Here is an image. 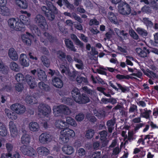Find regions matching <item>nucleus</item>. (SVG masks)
Here are the masks:
<instances>
[{
    "label": "nucleus",
    "instance_id": "nucleus-28",
    "mask_svg": "<svg viewBox=\"0 0 158 158\" xmlns=\"http://www.w3.org/2000/svg\"><path fill=\"white\" fill-rule=\"evenodd\" d=\"M108 17L111 22L114 23H117V18L113 13L111 12H109L108 14Z\"/></svg>",
    "mask_w": 158,
    "mask_h": 158
},
{
    "label": "nucleus",
    "instance_id": "nucleus-47",
    "mask_svg": "<svg viewBox=\"0 0 158 158\" xmlns=\"http://www.w3.org/2000/svg\"><path fill=\"white\" fill-rule=\"evenodd\" d=\"M116 77L120 80L122 79H128L129 78H131V79L134 78L136 79V78L135 77H132L129 76L128 75H127V76H124L123 75H117L116 76Z\"/></svg>",
    "mask_w": 158,
    "mask_h": 158
},
{
    "label": "nucleus",
    "instance_id": "nucleus-57",
    "mask_svg": "<svg viewBox=\"0 0 158 158\" xmlns=\"http://www.w3.org/2000/svg\"><path fill=\"white\" fill-rule=\"evenodd\" d=\"M153 138V135H152V133L149 135H145L143 141L144 142H148V140H150Z\"/></svg>",
    "mask_w": 158,
    "mask_h": 158
},
{
    "label": "nucleus",
    "instance_id": "nucleus-36",
    "mask_svg": "<svg viewBox=\"0 0 158 158\" xmlns=\"http://www.w3.org/2000/svg\"><path fill=\"white\" fill-rule=\"evenodd\" d=\"M10 67L11 70L15 71H18L19 70V68L18 64L14 61H12L10 63Z\"/></svg>",
    "mask_w": 158,
    "mask_h": 158
},
{
    "label": "nucleus",
    "instance_id": "nucleus-61",
    "mask_svg": "<svg viewBox=\"0 0 158 158\" xmlns=\"http://www.w3.org/2000/svg\"><path fill=\"white\" fill-rule=\"evenodd\" d=\"M101 152H96L93 153V158H100Z\"/></svg>",
    "mask_w": 158,
    "mask_h": 158
},
{
    "label": "nucleus",
    "instance_id": "nucleus-23",
    "mask_svg": "<svg viewBox=\"0 0 158 158\" xmlns=\"http://www.w3.org/2000/svg\"><path fill=\"white\" fill-rule=\"evenodd\" d=\"M65 44L67 48L73 52H76V50L73 44V42L70 40L65 39L64 40Z\"/></svg>",
    "mask_w": 158,
    "mask_h": 158
},
{
    "label": "nucleus",
    "instance_id": "nucleus-41",
    "mask_svg": "<svg viewBox=\"0 0 158 158\" xmlns=\"http://www.w3.org/2000/svg\"><path fill=\"white\" fill-rule=\"evenodd\" d=\"M43 37H44L45 39H48L49 41L52 42L53 41L54 38L49 34L47 32H45L42 35Z\"/></svg>",
    "mask_w": 158,
    "mask_h": 158
},
{
    "label": "nucleus",
    "instance_id": "nucleus-7",
    "mask_svg": "<svg viewBox=\"0 0 158 158\" xmlns=\"http://www.w3.org/2000/svg\"><path fill=\"white\" fill-rule=\"evenodd\" d=\"M55 113H63L64 114L68 115L71 113V111L69 108L66 106L64 105H60L55 108L53 110Z\"/></svg>",
    "mask_w": 158,
    "mask_h": 158
},
{
    "label": "nucleus",
    "instance_id": "nucleus-50",
    "mask_svg": "<svg viewBox=\"0 0 158 158\" xmlns=\"http://www.w3.org/2000/svg\"><path fill=\"white\" fill-rule=\"evenodd\" d=\"M143 20L144 23L147 26L152 27L153 25V23L148 18H144Z\"/></svg>",
    "mask_w": 158,
    "mask_h": 158
},
{
    "label": "nucleus",
    "instance_id": "nucleus-24",
    "mask_svg": "<svg viewBox=\"0 0 158 158\" xmlns=\"http://www.w3.org/2000/svg\"><path fill=\"white\" fill-rule=\"evenodd\" d=\"M37 76L38 79L40 80H46L47 76L44 71L42 70H37Z\"/></svg>",
    "mask_w": 158,
    "mask_h": 158
},
{
    "label": "nucleus",
    "instance_id": "nucleus-17",
    "mask_svg": "<svg viewBox=\"0 0 158 158\" xmlns=\"http://www.w3.org/2000/svg\"><path fill=\"white\" fill-rule=\"evenodd\" d=\"M5 112L7 116L10 119L12 120H15L17 118V116L16 113L10 110L7 109H5Z\"/></svg>",
    "mask_w": 158,
    "mask_h": 158
},
{
    "label": "nucleus",
    "instance_id": "nucleus-37",
    "mask_svg": "<svg viewBox=\"0 0 158 158\" xmlns=\"http://www.w3.org/2000/svg\"><path fill=\"white\" fill-rule=\"evenodd\" d=\"M15 78L18 82L22 83L24 81V77L23 74L21 73H18L15 76Z\"/></svg>",
    "mask_w": 158,
    "mask_h": 158
},
{
    "label": "nucleus",
    "instance_id": "nucleus-54",
    "mask_svg": "<svg viewBox=\"0 0 158 158\" xmlns=\"http://www.w3.org/2000/svg\"><path fill=\"white\" fill-rule=\"evenodd\" d=\"M129 34L130 35L135 39L137 40L138 36L137 34L133 30H131L129 31Z\"/></svg>",
    "mask_w": 158,
    "mask_h": 158
},
{
    "label": "nucleus",
    "instance_id": "nucleus-52",
    "mask_svg": "<svg viewBox=\"0 0 158 158\" xmlns=\"http://www.w3.org/2000/svg\"><path fill=\"white\" fill-rule=\"evenodd\" d=\"M21 144L20 143H17L16 144V146H14V145L10 143H7L6 145V148H12L13 147H19L20 146H19Z\"/></svg>",
    "mask_w": 158,
    "mask_h": 158
},
{
    "label": "nucleus",
    "instance_id": "nucleus-19",
    "mask_svg": "<svg viewBox=\"0 0 158 158\" xmlns=\"http://www.w3.org/2000/svg\"><path fill=\"white\" fill-rule=\"evenodd\" d=\"M10 12L9 9L5 5H0V14L4 16H7L9 15Z\"/></svg>",
    "mask_w": 158,
    "mask_h": 158
},
{
    "label": "nucleus",
    "instance_id": "nucleus-25",
    "mask_svg": "<svg viewBox=\"0 0 158 158\" xmlns=\"http://www.w3.org/2000/svg\"><path fill=\"white\" fill-rule=\"evenodd\" d=\"M29 127L30 130L33 131H37L39 128L38 124L36 122H34L29 123Z\"/></svg>",
    "mask_w": 158,
    "mask_h": 158
},
{
    "label": "nucleus",
    "instance_id": "nucleus-20",
    "mask_svg": "<svg viewBox=\"0 0 158 158\" xmlns=\"http://www.w3.org/2000/svg\"><path fill=\"white\" fill-rule=\"evenodd\" d=\"M140 116L141 117H143L146 119H148L149 118L150 115L151 113V111L150 110H147L146 109H140Z\"/></svg>",
    "mask_w": 158,
    "mask_h": 158
},
{
    "label": "nucleus",
    "instance_id": "nucleus-40",
    "mask_svg": "<svg viewBox=\"0 0 158 158\" xmlns=\"http://www.w3.org/2000/svg\"><path fill=\"white\" fill-rule=\"evenodd\" d=\"M76 81L79 83H86L87 82V80L86 78L80 76H77L76 79Z\"/></svg>",
    "mask_w": 158,
    "mask_h": 158
},
{
    "label": "nucleus",
    "instance_id": "nucleus-26",
    "mask_svg": "<svg viewBox=\"0 0 158 158\" xmlns=\"http://www.w3.org/2000/svg\"><path fill=\"white\" fill-rule=\"evenodd\" d=\"M55 125L56 127L60 129H62L63 127H67L66 122L61 120L56 121L55 123Z\"/></svg>",
    "mask_w": 158,
    "mask_h": 158
},
{
    "label": "nucleus",
    "instance_id": "nucleus-58",
    "mask_svg": "<svg viewBox=\"0 0 158 158\" xmlns=\"http://www.w3.org/2000/svg\"><path fill=\"white\" fill-rule=\"evenodd\" d=\"M75 43L76 45L78 46L81 48L83 49L84 48V44L81 41L79 40V39L77 40L75 42Z\"/></svg>",
    "mask_w": 158,
    "mask_h": 158
},
{
    "label": "nucleus",
    "instance_id": "nucleus-5",
    "mask_svg": "<svg viewBox=\"0 0 158 158\" xmlns=\"http://www.w3.org/2000/svg\"><path fill=\"white\" fill-rule=\"evenodd\" d=\"M11 108L16 114H22L26 111V108L24 106L18 103L12 104L11 106Z\"/></svg>",
    "mask_w": 158,
    "mask_h": 158
},
{
    "label": "nucleus",
    "instance_id": "nucleus-18",
    "mask_svg": "<svg viewBox=\"0 0 158 158\" xmlns=\"http://www.w3.org/2000/svg\"><path fill=\"white\" fill-rule=\"evenodd\" d=\"M16 4L20 8L23 9H26L28 6L27 2L24 0H15Z\"/></svg>",
    "mask_w": 158,
    "mask_h": 158
},
{
    "label": "nucleus",
    "instance_id": "nucleus-30",
    "mask_svg": "<svg viewBox=\"0 0 158 158\" xmlns=\"http://www.w3.org/2000/svg\"><path fill=\"white\" fill-rule=\"evenodd\" d=\"M66 125H70L74 127L77 126V123L74 119L71 117H68L66 118Z\"/></svg>",
    "mask_w": 158,
    "mask_h": 158
},
{
    "label": "nucleus",
    "instance_id": "nucleus-59",
    "mask_svg": "<svg viewBox=\"0 0 158 158\" xmlns=\"http://www.w3.org/2000/svg\"><path fill=\"white\" fill-rule=\"evenodd\" d=\"M133 135V133L131 132H129L128 133V135L127 136V140H125V142L124 143V144H125L127 142L128 140L130 141L131 140L133 139L132 138Z\"/></svg>",
    "mask_w": 158,
    "mask_h": 158
},
{
    "label": "nucleus",
    "instance_id": "nucleus-55",
    "mask_svg": "<svg viewBox=\"0 0 158 158\" xmlns=\"http://www.w3.org/2000/svg\"><path fill=\"white\" fill-rule=\"evenodd\" d=\"M139 34L143 37H145L147 35V31L142 28H139Z\"/></svg>",
    "mask_w": 158,
    "mask_h": 158
},
{
    "label": "nucleus",
    "instance_id": "nucleus-29",
    "mask_svg": "<svg viewBox=\"0 0 158 158\" xmlns=\"http://www.w3.org/2000/svg\"><path fill=\"white\" fill-rule=\"evenodd\" d=\"M38 85L40 89L45 91H49L50 89L48 85L45 84L42 81L39 82L38 84Z\"/></svg>",
    "mask_w": 158,
    "mask_h": 158
},
{
    "label": "nucleus",
    "instance_id": "nucleus-13",
    "mask_svg": "<svg viewBox=\"0 0 158 158\" xmlns=\"http://www.w3.org/2000/svg\"><path fill=\"white\" fill-rule=\"evenodd\" d=\"M30 140V137L29 135L26 134H23L21 139V142L23 144V146H21V148L27 147V145L29 143Z\"/></svg>",
    "mask_w": 158,
    "mask_h": 158
},
{
    "label": "nucleus",
    "instance_id": "nucleus-53",
    "mask_svg": "<svg viewBox=\"0 0 158 158\" xmlns=\"http://www.w3.org/2000/svg\"><path fill=\"white\" fill-rule=\"evenodd\" d=\"M115 118L108 121L107 122V125L108 127H113L115 123Z\"/></svg>",
    "mask_w": 158,
    "mask_h": 158
},
{
    "label": "nucleus",
    "instance_id": "nucleus-1",
    "mask_svg": "<svg viewBox=\"0 0 158 158\" xmlns=\"http://www.w3.org/2000/svg\"><path fill=\"white\" fill-rule=\"evenodd\" d=\"M46 6H41L40 9L48 20L53 21L55 19V15L58 13V10L50 1H46Z\"/></svg>",
    "mask_w": 158,
    "mask_h": 158
},
{
    "label": "nucleus",
    "instance_id": "nucleus-45",
    "mask_svg": "<svg viewBox=\"0 0 158 158\" xmlns=\"http://www.w3.org/2000/svg\"><path fill=\"white\" fill-rule=\"evenodd\" d=\"M86 116L87 119L91 122H94L96 121L95 117L90 114L87 113Z\"/></svg>",
    "mask_w": 158,
    "mask_h": 158
},
{
    "label": "nucleus",
    "instance_id": "nucleus-21",
    "mask_svg": "<svg viewBox=\"0 0 158 158\" xmlns=\"http://www.w3.org/2000/svg\"><path fill=\"white\" fill-rule=\"evenodd\" d=\"M71 94L72 97L76 102L77 100V99L79 98L81 95L79 90L76 88H74L72 89Z\"/></svg>",
    "mask_w": 158,
    "mask_h": 158
},
{
    "label": "nucleus",
    "instance_id": "nucleus-51",
    "mask_svg": "<svg viewBox=\"0 0 158 158\" xmlns=\"http://www.w3.org/2000/svg\"><path fill=\"white\" fill-rule=\"evenodd\" d=\"M7 131L4 125L0 131V135L2 136H5L7 134Z\"/></svg>",
    "mask_w": 158,
    "mask_h": 158
},
{
    "label": "nucleus",
    "instance_id": "nucleus-43",
    "mask_svg": "<svg viewBox=\"0 0 158 158\" xmlns=\"http://www.w3.org/2000/svg\"><path fill=\"white\" fill-rule=\"evenodd\" d=\"M100 136V140H104L107 139L106 137L107 135V132L106 131H103L99 132Z\"/></svg>",
    "mask_w": 158,
    "mask_h": 158
},
{
    "label": "nucleus",
    "instance_id": "nucleus-14",
    "mask_svg": "<svg viewBox=\"0 0 158 158\" xmlns=\"http://www.w3.org/2000/svg\"><path fill=\"white\" fill-rule=\"evenodd\" d=\"M52 83L55 87L57 88H61L63 85L62 80L57 77H55L52 79Z\"/></svg>",
    "mask_w": 158,
    "mask_h": 158
},
{
    "label": "nucleus",
    "instance_id": "nucleus-3",
    "mask_svg": "<svg viewBox=\"0 0 158 158\" xmlns=\"http://www.w3.org/2000/svg\"><path fill=\"white\" fill-rule=\"evenodd\" d=\"M35 23L42 28H44L47 25L46 19L42 15L38 14L36 15L34 18Z\"/></svg>",
    "mask_w": 158,
    "mask_h": 158
},
{
    "label": "nucleus",
    "instance_id": "nucleus-62",
    "mask_svg": "<svg viewBox=\"0 0 158 158\" xmlns=\"http://www.w3.org/2000/svg\"><path fill=\"white\" fill-rule=\"evenodd\" d=\"M39 151L41 150L42 152L43 151V154L44 155L47 156L48 155L49 152L48 149H37Z\"/></svg>",
    "mask_w": 158,
    "mask_h": 158
},
{
    "label": "nucleus",
    "instance_id": "nucleus-27",
    "mask_svg": "<svg viewBox=\"0 0 158 158\" xmlns=\"http://www.w3.org/2000/svg\"><path fill=\"white\" fill-rule=\"evenodd\" d=\"M27 34H28L30 38H28V37H26V36H23L22 37L23 41L27 45H30L31 44V41L30 38H33V36L28 32H27Z\"/></svg>",
    "mask_w": 158,
    "mask_h": 158
},
{
    "label": "nucleus",
    "instance_id": "nucleus-39",
    "mask_svg": "<svg viewBox=\"0 0 158 158\" xmlns=\"http://www.w3.org/2000/svg\"><path fill=\"white\" fill-rule=\"evenodd\" d=\"M94 133V130L89 129L86 131L85 136L87 139H90L93 137Z\"/></svg>",
    "mask_w": 158,
    "mask_h": 158
},
{
    "label": "nucleus",
    "instance_id": "nucleus-63",
    "mask_svg": "<svg viewBox=\"0 0 158 158\" xmlns=\"http://www.w3.org/2000/svg\"><path fill=\"white\" fill-rule=\"evenodd\" d=\"M77 151L78 154L79 156H82L85 154V152L84 149H79Z\"/></svg>",
    "mask_w": 158,
    "mask_h": 158
},
{
    "label": "nucleus",
    "instance_id": "nucleus-22",
    "mask_svg": "<svg viewBox=\"0 0 158 158\" xmlns=\"http://www.w3.org/2000/svg\"><path fill=\"white\" fill-rule=\"evenodd\" d=\"M25 99L27 103L30 104L35 103L37 102L35 98L31 95H26Z\"/></svg>",
    "mask_w": 158,
    "mask_h": 158
},
{
    "label": "nucleus",
    "instance_id": "nucleus-2",
    "mask_svg": "<svg viewBox=\"0 0 158 158\" xmlns=\"http://www.w3.org/2000/svg\"><path fill=\"white\" fill-rule=\"evenodd\" d=\"M60 133V142L63 143H67L69 141V137H73L75 135L73 130L68 128L67 127L62 130Z\"/></svg>",
    "mask_w": 158,
    "mask_h": 158
},
{
    "label": "nucleus",
    "instance_id": "nucleus-38",
    "mask_svg": "<svg viewBox=\"0 0 158 158\" xmlns=\"http://www.w3.org/2000/svg\"><path fill=\"white\" fill-rule=\"evenodd\" d=\"M25 24L19 22H18L17 24L15 25V30L18 31H21L25 27Z\"/></svg>",
    "mask_w": 158,
    "mask_h": 158
},
{
    "label": "nucleus",
    "instance_id": "nucleus-12",
    "mask_svg": "<svg viewBox=\"0 0 158 158\" xmlns=\"http://www.w3.org/2000/svg\"><path fill=\"white\" fill-rule=\"evenodd\" d=\"M51 139V136L46 133H44L41 134L39 137L40 142L43 143L50 142Z\"/></svg>",
    "mask_w": 158,
    "mask_h": 158
},
{
    "label": "nucleus",
    "instance_id": "nucleus-11",
    "mask_svg": "<svg viewBox=\"0 0 158 158\" xmlns=\"http://www.w3.org/2000/svg\"><path fill=\"white\" fill-rule=\"evenodd\" d=\"M26 81L31 88H33L36 86V83L35 82V78L29 75H27L26 76Z\"/></svg>",
    "mask_w": 158,
    "mask_h": 158
},
{
    "label": "nucleus",
    "instance_id": "nucleus-31",
    "mask_svg": "<svg viewBox=\"0 0 158 158\" xmlns=\"http://www.w3.org/2000/svg\"><path fill=\"white\" fill-rule=\"evenodd\" d=\"M20 22L26 25H28L29 24V19L28 17L22 15L19 16Z\"/></svg>",
    "mask_w": 158,
    "mask_h": 158
},
{
    "label": "nucleus",
    "instance_id": "nucleus-49",
    "mask_svg": "<svg viewBox=\"0 0 158 158\" xmlns=\"http://www.w3.org/2000/svg\"><path fill=\"white\" fill-rule=\"evenodd\" d=\"M149 52L148 50L144 48L140 52L139 54L140 56L142 57H146L147 56V54Z\"/></svg>",
    "mask_w": 158,
    "mask_h": 158
},
{
    "label": "nucleus",
    "instance_id": "nucleus-8",
    "mask_svg": "<svg viewBox=\"0 0 158 158\" xmlns=\"http://www.w3.org/2000/svg\"><path fill=\"white\" fill-rule=\"evenodd\" d=\"M9 126L11 136L15 137L18 134V130L16 125L13 122L10 121L9 123Z\"/></svg>",
    "mask_w": 158,
    "mask_h": 158
},
{
    "label": "nucleus",
    "instance_id": "nucleus-48",
    "mask_svg": "<svg viewBox=\"0 0 158 158\" xmlns=\"http://www.w3.org/2000/svg\"><path fill=\"white\" fill-rule=\"evenodd\" d=\"M84 114L82 113H80L76 116L75 119L78 121H81L84 119Z\"/></svg>",
    "mask_w": 158,
    "mask_h": 158
},
{
    "label": "nucleus",
    "instance_id": "nucleus-32",
    "mask_svg": "<svg viewBox=\"0 0 158 158\" xmlns=\"http://www.w3.org/2000/svg\"><path fill=\"white\" fill-rule=\"evenodd\" d=\"M17 22L15 19L12 18L8 20V23L10 28L15 30V25L17 24Z\"/></svg>",
    "mask_w": 158,
    "mask_h": 158
},
{
    "label": "nucleus",
    "instance_id": "nucleus-6",
    "mask_svg": "<svg viewBox=\"0 0 158 158\" xmlns=\"http://www.w3.org/2000/svg\"><path fill=\"white\" fill-rule=\"evenodd\" d=\"M38 110L44 116H46L51 112L50 107L47 105L45 104L41 103L38 107Z\"/></svg>",
    "mask_w": 158,
    "mask_h": 158
},
{
    "label": "nucleus",
    "instance_id": "nucleus-10",
    "mask_svg": "<svg viewBox=\"0 0 158 158\" xmlns=\"http://www.w3.org/2000/svg\"><path fill=\"white\" fill-rule=\"evenodd\" d=\"M77 100L76 102L79 104H85L89 102L90 101L89 98L85 94H81L80 97Z\"/></svg>",
    "mask_w": 158,
    "mask_h": 158
},
{
    "label": "nucleus",
    "instance_id": "nucleus-60",
    "mask_svg": "<svg viewBox=\"0 0 158 158\" xmlns=\"http://www.w3.org/2000/svg\"><path fill=\"white\" fill-rule=\"evenodd\" d=\"M89 24L90 26H92L93 25H99V22L96 19H93L90 20Z\"/></svg>",
    "mask_w": 158,
    "mask_h": 158
},
{
    "label": "nucleus",
    "instance_id": "nucleus-15",
    "mask_svg": "<svg viewBox=\"0 0 158 158\" xmlns=\"http://www.w3.org/2000/svg\"><path fill=\"white\" fill-rule=\"evenodd\" d=\"M8 55L12 60L16 61L18 59V56L17 52L13 48H10L8 51Z\"/></svg>",
    "mask_w": 158,
    "mask_h": 158
},
{
    "label": "nucleus",
    "instance_id": "nucleus-46",
    "mask_svg": "<svg viewBox=\"0 0 158 158\" xmlns=\"http://www.w3.org/2000/svg\"><path fill=\"white\" fill-rule=\"evenodd\" d=\"M63 152L67 155H71L74 152V149H61Z\"/></svg>",
    "mask_w": 158,
    "mask_h": 158
},
{
    "label": "nucleus",
    "instance_id": "nucleus-34",
    "mask_svg": "<svg viewBox=\"0 0 158 158\" xmlns=\"http://www.w3.org/2000/svg\"><path fill=\"white\" fill-rule=\"evenodd\" d=\"M68 75L69 76L70 79L72 81L75 80V77L77 75L78 72L75 71H73L71 73L69 70H67Z\"/></svg>",
    "mask_w": 158,
    "mask_h": 158
},
{
    "label": "nucleus",
    "instance_id": "nucleus-16",
    "mask_svg": "<svg viewBox=\"0 0 158 158\" xmlns=\"http://www.w3.org/2000/svg\"><path fill=\"white\" fill-rule=\"evenodd\" d=\"M21 151L24 152V154L29 156L34 157L36 155V152L34 149H20Z\"/></svg>",
    "mask_w": 158,
    "mask_h": 158
},
{
    "label": "nucleus",
    "instance_id": "nucleus-35",
    "mask_svg": "<svg viewBox=\"0 0 158 158\" xmlns=\"http://www.w3.org/2000/svg\"><path fill=\"white\" fill-rule=\"evenodd\" d=\"M41 60L44 65L47 67H48L50 65V61L45 56H42Z\"/></svg>",
    "mask_w": 158,
    "mask_h": 158
},
{
    "label": "nucleus",
    "instance_id": "nucleus-44",
    "mask_svg": "<svg viewBox=\"0 0 158 158\" xmlns=\"http://www.w3.org/2000/svg\"><path fill=\"white\" fill-rule=\"evenodd\" d=\"M63 2L64 3L66 7L70 9H73L74 8V6L73 4H70L68 0H63Z\"/></svg>",
    "mask_w": 158,
    "mask_h": 158
},
{
    "label": "nucleus",
    "instance_id": "nucleus-42",
    "mask_svg": "<svg viewBox=\"0 0 158 158\" xmlns=\"http://www.w3.org/2000/svg\"><path fill=\"white\" fill-rule=\"evenodd\" d=\"M94 115L99 118H101L105 116V112L103 110L99 112L96 111V112H94Z\"/></svg>",
    "mask_w": 158,
    "mask_h": 158
},
{
    "label": "nucleus",
    "instance_id": "nucleus-64",
    "mask_svg": "<svg viewBox=\"0 0 158 158\" xmlns=\"http://www.w3.org/2000/svg\"><path fill=\"white\" fill-rule=\"evenodd\" d=\"M15 88L18 91H20L22 90L23 89V85L20 83L19 84H18L15 86Z\"/></svg>",
    "mask_w": 158,
    "mask_h": 158
},
{
    "label": "nucleus",
    "instance_id": "nucleus-33",
    "mask_svg": "<svg viewBox=\"0 0 158 158\" xmlns=\"http://www.w3.org/2000/svg\"><path fill=\"white\" fill-rule=\"evenodd\" d=\"M8 67L3 63H0V71L4 74H6L8 72Z\"/></svg>",
    "mask_w": 158,
    "mask_h": 158
},
{
    "label": "nucleus",
    "instance_id": "nucleus-4",
    "mask_svg": "<svg viewBox=\"0 0 158 158\" xmlns=\"http://www.w3.org/2000/svg\"><path fill=\"white\" fill-rule=\"evenodd\" d=\"M118 10L119 12L124 15H129L131 12V9L127 3H121L119 4Z\"/></svg>",
    "mask_w": 158,
    "mask_h": 158
},
{
    "label": "nucleus",
    "instance_id": "nucleus-9",
    "mask_svg": "<svg viewBox=\"0 0 158 158\" xmlns=\"http://www.w3.org/2000/svg\"><path fill=\"white\" fill-rule=\"evenodd\" d=\"M20 64L24 67H27L29 65V62L27 55L23 53L21 54L19 57Z\"/></svg>",
    "mask_w": 158,
    "mask_h": 158
},
{
    "label": "nucleus",
    "instance_id": "nucleus-56",
    "mask_svg": "<svg viewBox=\"0 0 158 158\" xmlns=\"http://www.w3.org/2000/svg\"><path fill=\"white\" fill-rule=\"evenodd\" d=\"M57 54L58 57L60 59H63L65 57L66 55L65 53L61 51H58L57 52Z\"/></svg>",
    "mask_w": 158,
    "mask_h": 158
}]
</instances>
